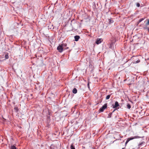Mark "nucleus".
Instances as JSON below:
<instances>
[{"mask_svg": "<svg viewBox=\"0 0 149 149\" xmlns=\"http://www.w3.org/2000/svg\"><path fill=\"white\" fill-rule=\"evenodd\" d=\"M116 110V109H115L113 111V112H111V113H110L109 115H108V116L107 117V118H110L111 117V116L112 115V113L114 112V111H115Z\"/></svg>", "mask_w": 149, "mask_h": 149, "instance_id": "6e6552de", "label": "nucleus"}, {"mask_svg": "<svg viewBox=\"0 0 149 149\" xmlns=\"http://www.w3.org/2000/svg\"><path fill=\"white\" fill-rule=\"evenodd\" d=\"M63 46L62 44H61L59 45L57 47V50L60 53L62 52L64 49Z\"/></svg>", "mask_w": 149, "mask_h": 149, "instance_id": "7ed1b4c3", "label": "nucleus"}, {"mask_svg": "<svg viewBox=\"0 0 149 149\" xmlns=\"http://www.w3.org/2000/svg\"><path fill=\"white\" fill-rule=\"evenodd\" d=\"M103 40L102 38H97L96 39L95 43L96 44L98 45Z\"/></svg>", "mask_w": 149, "mask_h": 149, "instance_id": "20e7f679", "label": "nucleus"}, {"mask_svg": "<svg viewBox=\"0 0 149 149\" xmlns=\"http://www.w3.org/2000/svg\"><path fill=\"white\" fill-rule=\"evenodd\" d=\"M140 22H139V21L137 22V24H138Z\"/></svg>", "mask_w": 149, "mask_h": 149, "instance_id": "a878e982", "label": "nucleus"}, {"mask_svg": "<svg viewBox=\"0 0 149 149\" xmlns=\"http://www.w3.org/2000/svg\"><path fill=\"white\" fill-rule=\"evenodd\" d=\"M89 83H90V82H89V81H88V84H87V86H88V87L89 88H90V85H89Z\"/></svg>", "mask_w": 149, "mask_h": 149, "instance_id": "412c9836", "label": "nucleus"}, {"mask_svg": "<svg viewBox=\"0 0 149 149\" xmlns=\"http://www.w3.org/2000/svg\"><path fill=\"white\" fill-rule=\"evenodd\" d=\"M113 20H112L110 19H108V22L109 24H111L113 23Z\"/></svg>", "mask_w": 149, "mask_h": 149, "instance_id": "9d476101", "label": "nucleus"}, {"mask_svg": "<svg viewBox=\"0 0 149 149\" xmlns=\"http://www.w3.org/2000/svg\"><path fill=\"white\" fill-rule=\"evenodd\" d=\"M136 6L138 7H139L140 6V4L139 3H137L136 4Z\"/></svg>", "mask_w": 149, "mask_h": 149, "instance_id": "4be33fe9", "label": "nucleus"}, {"mask_svg": "<svg viewBox=\"0 0 149 149\" xmlns=\"http://www.w3.org/2000/svg\"><path fill=\"white\" fill-rule=\"evenodd\" d=\"M107 107V103L105 104L101 107L99 110L100 112H103L104 110Z\"/></svg>", "mask_w": 149, "mask_h": 149, "instance_id": "f03ea898", "label": "nucleus"}, {"mask_svg": "<svg viewBox=\"0 0 149 149\" xmlns=\"http://www.w3.org/2000/svg\"><path fill=\"white\" fill-rule=\"evenodd\" d=\"M110 96H111V95H107L106 97V100L109 99L110 97Z\"/></svg>", "mask_w": 149, "mask_h": 149, "instance_id": "ddd939ff", "label": "nucleus"}, {"mask_svg": "<svg viewBox=\"0 0 149 149\" xmlns=\"http://www.w3.org/2000/svg\"><path fill=\"white\" fill-rule=\"evenodd\" d=\"M72 92L73 93L75 94L77 92V90L76 88H74L72 90Z\"/></svg>", "mask_w": 149, "mask_h": 149, "instance_id": "1a4fd4ad", "label": "nucleus"}, {"mask_svg": "<svg viewBox=\"0 0 149 149\" xmlns=\"http://www.w3.org/2000/svg\"><path fill=\"white\" fill-rule=\"evenodd\" d=\"M145 142H141V143H140L139 144V147H141V146Z\"/></svg>", "mask_w": 149, "mask_h": 149, "instance_id": "a211bd4d", "label": "nucleus"}, {"mask_svg": "<svg viewBox=\"0 0 149 149\" xmlns=\"http://www.w3.org/2000/svg\"><path fill=\"white\" fill-rule=\"evenodd\" d=\"M71 149H75L74 146L73 145V144H72L70 146Z\"/></svg>", "mask_w": 149, "mask_h": 149, "instance_id": "2eb2a0df", "label": "nucleus"}, {"mask_svg": "<svg viewBox=\"0 0 149 149\" xmlns=\"http://www.w3.org/2000/svg\"><path fill=\"white\" fill-rule=\"evenodd\" d=\"M6 59H7L8 58L9 56L8 55L6 54L5 56Z\"/></svg>", "mask_w": 149, "mask_h": 149, "instance_id": "aec40b11", "label": "nucleus"}, {"mask_svg": "<svg viewBox=\"0 0 149 149\" xmlns=\"http://www.w3.org/2000/svg\"><path fill=\"white\" fill-rule=\"evenodd\" d=\"M61 44L62 45V46H63V47L64 49H66L69 48V47H67V45L66 44L64 43Z\"/></svg>", "mask_w": 149, "mask_h": 149, "instance_id": "423d86ee", "label": "nucleus"}, {"mask_svg": "<svg viewBox=\"0 0 149 149\" xmlns=\"http://www.w3.org/2000/svg\"><path fill=\"white\" fill-rule=\"evenodd\" d=\"M14 110L16 112H17L18 111V107H15L14 108Z\"/></svg>", "mask_w": 149, "mask_h": 149, "instance_id": "9b49d317", "label": "nucleus"}, {"mask_svg": "<svg viewBox=\"0 0 149 149\" xmlns=\"http://www.w3.org/2000/svg\"><path fill=\"white\" fill-rule=\"evenodd\" d=\"M112 106H113V108H117L119 106V104L118 102L116 101L115 102L114 105L113 104Z\"/></svg>", "mask_w": 149, "mask_h": 149, "instance_id": "39448f33", "label": "nucleus"}, {"mask_svg": "<svg viewBox=\"0 0 149 149\" xmlns=\"http://www.w3.org/2000/svg\"><path fill=\"white\" fill-rule=\"evenodd\" d=\"M127 108L128 109H130L131 108V106L129 104H128L127 105Z\"/></svg>", "mask_w": 149, "mask_h": 149, "instance_id": "dca6fc26", "label": "nucleus"}, {"mask_svg": "<svg viewBox=\"0 0 149 149\" xmlns=\"http://www.w3.org/2000/svg\"><path fill=\"white\" fill-rule=\"evenodd\" d=\"M141 137H140L139 136H136L134 137H132L130 138H128L125 143V147L124 148H123L122 149H124L125 147L127 146V143L130 140H133L134 139H138L139 138H140Z\"/></svg>", "mask_w": 149, "mask_h": 149, "instance_id": "f257e3e1", "label": "nucleus"}, {"mask_svg": "<svg viewBox=\"0 0 149 149\" xmlns=\"http://www.w3.org/2000/svg\"><path fill=\"white\" fill-rule=\"evenodd\" d=\"M112 43H111L110 45V46L109 47V48H111V47H112Z\"/></svg>", "mask_w": 149, "mask_h": 149, "instance_id": "5701e85b", "label": "nucleus"}, {"mask_svg": "<svg viewBox=\"0 0 149 149\" xmlns=\"http://www.w3.org/2000/svg\"><path fill=\"white\" fill-rule=\"evenodd\" d=\"M145 18H143L141 19H140L139 20V22H141V21L144 20L145 19Z\"/></svg>", "mask_w": 149, "mask_h": 149, "instance_id": "f8f14e48", "label": "nucleus"}, {"mask_svg": "<svg viewBox=\"0 0 149 149\" xmlns=\"http://www.w3.org/2000/svg\"><path fill=\"white\" fill-rule=\"evenodd\" d=\"M143 29L145 30H147L148 31H149V28L146 27H144Z\"/></svg>", "mask_w": 149, "mask_h": 149, "instance_id": "6ab92c4d", "label": "nucleus"}, {"mask_svg": "<svg viewBox=\"0 0 149 149\" xmlns=\"http://www.w3.org/2000/svg\"><path fill=\"white\" fill-rule=\"evenodd\" d=\"M140 61V60H138L137 61H136V63H138Z\"/></svg>", "mask_w": 149, "mask_h": 149, "instance_id": "b1692460", "label": "nucleus"}, {"mask_svg": "<svg viewBox=\"0 0 149 149\" xmlns=\"http://www.w3.org/2000/svg\"><path fill=\"white\" fill-rule=\"evenodd\" d=\"M147 22L146 24V26H148L149 25V19H147Z\"/></svg>", "mask_w": 149, "mask_h": 149, "instance_id": "f3484780", "label": "nucleus"}, {"mask_svg": "<svg viewBox=\"0 0 149 149\" xmlns=\"http://www.w3.org/2000/svg\"><path fill=\"white\" fill-rule=\"evenodd\" d=\"M140 22H139V21L137 22V24H138Z\"/></svg>", "mask_w": 149, "mask_h": 149, "instance_id": "393cba45", "label": "nucleus"}, {"mask_svg": "<svg viewBox=\"0 0 149 149\" xmlns=\"http://www.w3.org/2000/svg\"><path fill=\"white\" fill-rule=\"evenodd\" d=\"M119 135H120V138H122L123 137V136H120V134Z\"/></svg>", "mask_w": 149, "mask_h": 149, "instance_id": "bb28decb", "label": "nucleus"}, {"mask_svg": "<svg viewBox=\"0 0 149 149\" xmlns=\"http://www.w3.org/2000/svg\"><path fill=\"white\" fill-rule=\"evenodd\" d=\"M74 40L76 41H77L80 38V37L79 36H76L74 37Z\"/></svg>", "mask_w": 149, "mask_h": 149, "instance_id": "0eeeda50", "label": "nucleus"}, {"mask_svg": "<svg viewBox=\"0 0 149 149\" xmlns=\"http://www.w3.org/2000/svg\"><path fill=\"white\" fill-rule=\"evenodd\" d=\"M17 149V148L15 146L13 145L11 146L10 149Z\"/></svg>", "mask_w": 149, "mask_h": 149, "instance_id": "4468645a", "label": "nucleus"}, {"mask_svg": "<svg viewBox=\"0 0 149 149\" xmlns=\"http://www.w3.org/2000/svg\"><path fill=\"white\" fill-rule=\"evenodd\" d=\"M50 149H54V148H52L51 147L50 148Z\"/></svg>", "mask_w": 149, "mask_h": 149, "instance_id": "cd10ccee", "label": "nucleus"}]
</instances>
